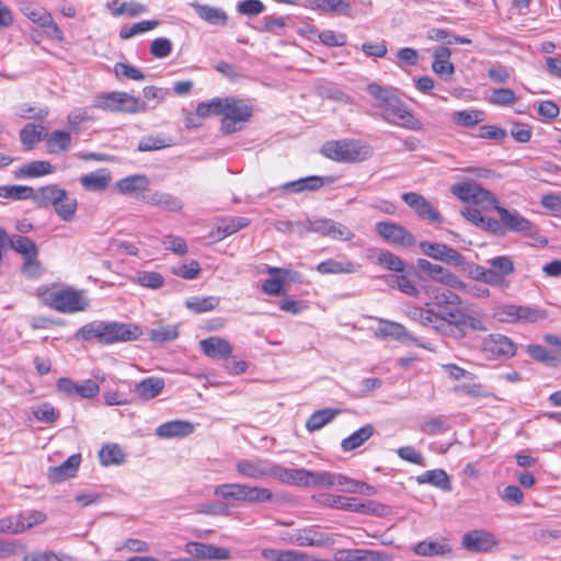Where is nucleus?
Wrapping results in <instances>:
<instances>
[{"label": "nucleus", "mask_w": 561, "mask_h": 561, "mask_svg": "<svg viewBox=\"0 0 561 561\" xmlns=\"http://www.w3.org/2000/svg\"><path fill=\"white\" fill-rule=\"evenodd\" d=\"M496 317L502 322L536 323L545 320L547 312L529 306L504 305L496 312Z\"/></svg>", "instance_id": "9d476101"}, {"label": "nucleus", "mask_w": 561, "mask_h": 561, "mask_svg": "<svg viewBox=\"0 0 561 561\" xmlns=\"http://www.w3.org/2000/svg\"><path fill=\"white\" fill-rule=\"evenodd\" d=\"M488 285L503 287L506 285L505 278L514 273V262L507 255H501L488 261Z\"/></svg>", "instance_id": "a211bd4d"}, {"label": "nucleus", "mask_w": 561, "mask_h": 561, "mask_svg": "<svg viewBox=\"0 0 561 561\" xmlns=\"http://www.w3.org/2000/svg\"><path fill=\"white\" fill-rule=\"evenodd\" d=\"M402 199L423 219L431 222L440 224L443 221L439 211L422 195L408 192L402 195Z\"/></svg>", "instance_id": "aec40b11"}, {"label": "nucleus", "mask_w": 561, "mask_h": 561, "mask_svg": "<svg viewBox=\"0 0 561 561\" xmlns=\"http://www.w3.org/2000/svg\"><path fill=\"white\" fill-rule=\"evenodd\" d=\"M416 266L420 271L426 273L432 279L446 286L455 289L466 288V283L442 265L434 264L425 259H419L416 261Z\"/></svg>", "instance_id": "dca6fc26"}, {"label": "nucleus", "mask_w": 561, "mask_h": 561, "mask_svg": "<svg viewBox=\"0 0 561 561\" xmlns=\"http://www.w3.org/2000/svg\"><path fill=\"white\" fill-rule=\"evenodd\" d=\"M142 202L164 208L169 211H180L183 207V203L176 196L159 191H147L141 196Z\"/></svg>", "instance_id": "393cba45"}, {"label": "nucleus", "mask_w": 561, "mask_h": 561, "mask_svg": "<svg viewBox=\"0 0 561 561\" xmlns=\"http://www.w3.org/2000/svg\"><path fill=\"white\" fill-rule=\"evenodd\" d=\"M19 526L23 527V531L45 522L46 515L39 511H31L15 516Z\"/></svg>", "instance_id": "0e129e2a"}, {"label": "nucleus", "mask_w": 561, "mask_h": 561, "mask_svg": "<svg viewBox=\"0 0 561 561\" xmlns=\"http://www.w3.org/2000/svg\"><path fill=\"white\" fill-rule=\"evenodd\" d=\"M461 545L467 551L479 553L490 551L496 545V540L491 533L474 529L463 534Z\"/></svg>", "instance_id": "412c9836"}, {"label": "nucleus", "mask_w": 561, "mask_h": 561, "mask_svg": "<svg viewBox=\"0 0 561 561\" xmlns=\"http://www.w3.org/2000/svg\"><path fill=\"white\" fill-rule=\"evenodd\" d=\"M453 392L458 396H467L471 398H485L489 396L485 387L477 381V376L474 374L472 379H467L463 382L456 385L453 388Z\"/></svg>", "instance_id": "79ce46f5"}, {"label": "nucleus", "mask_w": 561, "mask_h": 561, "mask_svg": "<svg viewBox=\"0 0 561 561\" xmlns=\"http://www.w3.org/2000/svg\"><path fill=\"white\" fill-rule=\"evenodd\" d=\"M323 186V179L320 176H307L282 185V190L291 193L314 192Z\"/></svg>", "instance_id": "c9c22d12"}, {"label": "nucleus", "mask_w": 561, "mask_h": 561, "mask_svg": "<svg viewBox=\"0 0 561 561\" xmlns=\"http://www.w3.org/2000/svg\"><path fill=\"white\" fill-rule=\"evenodd\" d=\"M23 14L33 23L46 30V33L58 41L64 38L59 26L54 22L51 14L42 7L27 4L22 8Z\"/></svg>", "instance_id": "f3484780"}, {"label": "nucleus", "mask_w": 561, "mask_h": 561, "mask_svg": "<svg viewBox=\"0 0 561 561\" xmlns=\"http://www.w3.org/2000/svg\"><path fill=\"white\" fill-rule=\"evenodd\" d=\"M339 410L323 409L312 413L306 422L309 432H316L329 424L336 415Z\"/></svg>", "instance_id": "de8ad7c7"}, {"label": "nucleus", "mask_w": 561, "mask_h": 561, "mask_svg": "<svg viewBox=\"0 0 561 561\" xmlns=\"http://www.w3.org/2000/svg\"><path fill=\"white\" fill-rule=\"evenodd\" d=\"M81 462V455H71L66 461L58 467L49 469V479L53 482H60L67 478L73 477Z\"/></svg>", "instance_id": "2f4dec72"}, {"label": "nucleus", "mask_w": 561, "mask_h": 561, "mask_svg": "<svg viewBox=\"0 0 561 561\" xmlns=\"http://www.w3.org/2000/svg\"><path fill=\"white\" fill-rule=\"evenodd\" d=\"M172 273L184 279H195L201 273V265L197 261L191 260L173 266Z\"/></svg>", "instance_id": "052dcab7"}, {"label": "nucleus", "mask_w": 561, "mask_h": 561, "mask_svg": "<svg viewBox=\"0 0 561 561\" xmlns=\"http://www.w3.org/2000/svg\"><path fill=\"white\" fill-rule=\"evenodd\" d=\"M102 466H119L125 462L126 455L117 444H105L99 451Z\"/></svg>", "instance_id": "ea45409f"}, {"label": "nucleus", "mask_w": 561, "mask_h": 561, "mask_svg": "<svg viewBox=\"0 0 561 561\" xmlns=\"http://www.w3.org/2000/svg\"><path fill=\"white\" fill-rule=\"evenodd\" d=\"M148 185L149 179L145 174H133L118 180L114 188L123 195H130L137 192L146 193Z\"/></svg>", "instance_id": "c756f323"}, {"label": "nucleus", "mask_w": 561, "mask_h": 561, "mask_svg": "<svg viewBox=\"0 0 561 561\" xmlns=\"http://www.w3.org/2000/svg\"><path fill=\"white\" fill-rule=\"evenodd\" d=\"M493 208L500 216L501 224L506 230L522 233L526 237H534L538 232V228L530 220L522 216L516 210H508L497 203L494 204Z\"/></svg>", "instance_id": "f8f14e48"}, {"label": "nucleus", "mask_w": 561, "mask_h": 561, "mask_svg": "<svg viewBox=\"0 0 561 561\" xmlns=\"http://www.w3.org/2000/svg\"><path fill=\"white\" fill-rule=\"evenodd\" d=\"M385 280L388 286L396 288L408 296L417 297L420 295L419 288L408 274L388 275L385 276Z\"/></svg>", "instance_id": "58836bf2"}, {"label": "nucleus", "mask_w": 561, "mask_h": 561, "mask_svg": "<svg viewBox=\"0 0 561 561\" xmlns=\"http://www.w3.org/2000/svg\"><path fill=\"white\" fill-rule=\"evenodd\" d=\"M93 105L100 110L123 113L138 114L149 110L148 103L127 92L114 91L99 94L94 98Z\"/></svg>", "instance_id": "423d86ee"}, {"label": "nucleus", "mask_w": 561, "mask_h": 561, "mask_svg": "<svg viewBox=\"0 0 561 561\" xmlns=\"http://www.w3.org/2000/svg\"><path fill=\"white\" fill-rule=\"evenodd\" d=\"M377 263L382 265L389 271L393 272H403L404 271V262L393 253L381 250L377 255Z\"/></svg>", "instance_id": "bf43d9fd"}, {"label": "nucleus", "mask_w": 561, "mask_h": 561, "mask_svg": "<svg viewBox=\"0 0 561 561\" xmlns=\"http://www.w3.org/2000/svg\"><path fill=\"white\" fill-rule=\"evenodd\" d=\"M367 92L376 100L380 117L387 123L414 131L424 129L423 123L391 89L371 82L367 85Z\"/></svg>", "instance_id": "f257e3e1"}, {"label": "nucleus", "mask_w": 561, "mask_h": 561, "mask_svg": "<svg viewBox=\"0 0 561 561\" xmlns=\"http://www.w3.org/2000/svg\"><path fill=\"white\" fill-rule=\"evenodd\" d=\"M49 153L67 151L71 146V136L65 130H54L46 139Z\"/></svg>", "instance_id": "09e8293b"}, {"label": "nucleus", "mask_w": 561, "mask_h": 561, "mask_svg": "<svg viewBox=\"0 0 561 561\" xmlns=\"http://www.w3.org/2000/svg\"><path fill=\"white\" fill-rule=\"evenodd\" d=\"M451 121L460 127H473L484 121V114L478 110L457 111L451 114Z\"/></svg>", "instance_id": "603ef678"}, {"label": "nucleus", "mask_w": 561, "mask_h": 561, "mask_svg": "<svg viewBox=\"0 0 561 561\" xmlns=\"http://www.w3.org/2000/svg\"><path fill=\"white\" fill-rule=\"evenodd\" d=\"M164 380L159 377H148L139 381L135 386V394L145 401L158 397L164 389Z\"/></svg>", "instance_id": "7c9ffc66"}, {"label": "nucleus", "mask_w": 561, "mask_h": 561, "mask_svg": "<svg viewBox=\"0 0 561 561\" xmlns=\"http://www.w3.org/2000/svg\"><path fill=\"white\" fill-rule=\"evenodd\" d=\"M354 553L355 561H391V557L374 550H365V549H354L352 550Z\"/></svg>", "instance_id": "774afa93"}, {"label": "nucleus", "mask_w": 561, "mask_h": 561, "mask_svg": "<svg viewBox=\"0 0 561 561\" xmlns=\"http://www.w3.org/2000/svg\"><path fill=\"white\" fill-rule=\"evenodd\" d=\"M275 467L276 463L261 458L241 459L236 463L238 474L251 480L274 479Z\"/></svg>", "instance_id": "ddd939ff"}, {"label": "nucleus", "mask_w": 561, "mask_h": 561, "mask_svg": "<svg viewBox=\"0 0 561 561\" xmlns=\"http://www.w3.org/2000/svg\"><path fill=\"white\" fill-rule=\"evenodd\" d=\"M321 152L327 158L344 163H354L367 160L373 154V148L355 139L327 141Z\"/></svg>", "instance_id": "39448f33"}, {"label": "nucleus", "mask_w": 561, "mask_h": 561, "mask_svg": "<svg viewBox=\"0 0 561 561\" xmlns=\"http://www.w3.org/2000/svg\"><path fill=\"white\" fill-rule=\"evenodd\" d=\"M191 7L202 20L210 25L224 26L227 24L228 15L221 8L201 4L198 2H192Z\"/></svg>", "instance_id": "c85d7f7f"}, {"label": "nucleus", "mask_w": 561, "mask_h": 561, "mask_svg": "<svg viewBox=\"0 0 561 561\" xmlns=\"http://www.w3.org/2000/svg\"><path fill=\"white\" fill-rule=\"evenodd\" d=\"M36 206L39 208L53 207L61 220L71 222L76 218L78 199L58 185L49 184L37 188Z\"/></svg>", "instance_id": "7ed1b4c3"}, {"label": "nucleus", "mask_w": 561, "mask_h": 561, "mask_svg": "<svg viewBox=\"0 0 561 561\" xmlns=\"http://www.w3.org/2000/svg\"><path fill=\"white\" fill-rule=\"evenodd\" d=\"M416 481L420 484H431L442 491H450L451 483L449 477L443 469H434L425 471L424 473L416 477Z\"/></svg>", "instance_id": "4c0bfd02"}, {"label": "nucleus", "mask_w": 561, "mask_h": 561, "mask_svg": "<svg viewBox=\"0 0 561 561\" xmlns=\"http://www.w3.org/2000/svg\"><path fill=\"white\" fill-rule=\"evenodd\" d=\"M308 486L312 488H335L339 473L328 471L309 470Z\"/></svg>", "instance_id": "6e6d98bb"}, {"label": "nucleus", "mask_w": 561, "mask_h": 561, "mask_svg": "<svg viewBox=\"0 0 561 561\" xmlns=\"http://www.w3.org/2000/svg\"><path fill=\"white\" fill-rule=\"evenodd\" d=\"M142 93L149 108H154L158 104L163 102L168 95L167 90L153 85L145 87Z\"/></svg>", "instance_id": "338daca9"}, {"label": "nucleus", "mask_w": 561, "mask_h": 561, "mask_svg": "<svg viewBox=\"0 0 561 561\" xmlns=\"http://www.w3.org/2000/svg\"><path fill=\"white\" fill-rule=\"evenodd\" d=\"M37 296L45 306L62 313L83 311L89 306V302L84 297V291L77 290L71 287L64 289L39 287L37 289Z\"/></svg>", "instance_id": "20e7f679"}, {"label": "nucleus", "mask_w": 561, "mask_h": 561, "mask_svg": "<svg viewBox=\"0 0 561 561\" xmlns=\"http://www.w3.org/2000/svg\"><path fill=\"white\" fill-rule=\"evenodd\" d=\"M54 172V167L48 161L36 160L22 165L19 175L25 178H38Z\"/></svg>", "instance_id": "864d4df0"}, {"label": "nucleus", "mask_w": 561, "mask_h": 561, "mask_svg": "<svg viewBox=\"0 0 561 561\" xmlns=\"http://www.w3.org/2000/svg\"><path fill=\"white\" fill-rule=\"evenodd\" d=\"M480 350L489 359H505L515 355L516 345L510 337L492 333L482 340Z\"/></svg>", "instance_id": "9b49d317"}, {"label": "nucleus", "mask_w": 561, "mask_h": 561, "mask_svg": "<svg viewBox=\"0 0 561 561\" xmlns=\"http://www.w3.org/2000/svg\"><path fill=\"white\" fill-rule=\"evenodd\" d=\"M320 274H353L359 270V265L351 261H336L333 259L319 263L316 267Z\"/></svg>", "instance_id": "473e14b6"}, {"label": "nucleus", "mask_w": 561, "mask_h": 561, "mask_svg": "<svg viewBox=\"0 0 561 561\" xmlns=\"http://www.w3.org/2000/svg\"><path fill=\"white\" fill-rule=\"evenodd\" d=\"M11 248L21 254L24 259L30 256H38V248L36 243L28 237L14 234L9 239Z\"/></svg>", "instance_id": "49530a36"}, {"label": "nucleus", "mask_w": 561, "mask_h": 561, "mask_svg": "<svg viewBox=\"0 0 561 561\" xmlns=\"http://www.w3.org/2000/svg\"><path fill=\"white\" fill-rule=\"evenodd\" d=\"M185 551L198 559L206 560H228L230 559V551L226 548L216 547L214 545L191 541L186 543Z\"/></svg>", "instance_id": "4be33fe9"}, {"label": "nucleus", "mask_w": 561, "mask_h": 561, "mask_svg": "<svg viewBox=\"0 0 561 561\" xmlns=\"http://www.w3.org/2000/svg\"><path fill=\"white\" fill-rule=\"evenodd\" d=\"M159 25V21L157 20H147L135 23L130 26H123L119 31V36L123 39L131 38L135 35L151 31Z\"/></svg>", "instance_id": "4d7b16f0"}, {"label": "nucleus", "mask_w": 561, "mask_h": 561, "mask_svg": "<svg viewBox=\"0 0 561 561\" xmlns=\"http://www.w3.org/2000/svg\"><path fill=\"white\" fill-rule=\"evenodd\" d=\"M252 115V108L240 100L227 99L222 114L221 129L226 134L240 130L242 124L248 122Z\"/></svg>", "instance_id": "6e6552de"}, {"label": "nucleus", "mask_w": 561, "mask_h": 561, "mask_svg": "<svg viewBox=\"0 0 561 561\" xmlns=\"http://www.w3.org/2000/svg\"><path fill=\"white\" fill-rule=\"evenodd\" d=\"M112 181L111 172L107 169H100L80 176L79 182L85 191L103 192Z\"/></svg>", "instance_id": "a878e982"}, {"label": "nucleus", "mask_w": 561, "mask_h": 561, "mask_svg": "<svg viewBox=\"0 0 561 561\" xmlns=\"http://www.w3.org/2000/svg\"><path fill=\"white\" fill-rule=\"evenodd\" d=\"M203 353L213 359L227 358L232 353L231 344L220 336H210L199 341Z\"/></svg>", "instance_id": "5701e85b"}, {"label": "nucleus", "mask_w": 561, "mask_h": 561, "mask_svg": "<svg viewBox=\"0 0 561 561\" xmlns=\"http://www.w3.org/2000/svg\"><path fill=\"white\" fill-rule=\"evenodd\" d=\"M455 311H458V309L453 308L451 310H446L444 312V320L439 327V333L454 339H462L466 335V329L462 324L451 318V314H455Z\"/></svg>", "instance_id": "c03bdc74"}, {"label": "nucleus", "mask_w": 561, "mask_h": 561, "mask_svg": "<svg viewBox=\"0 0 561 561\" xmlns=\"http://www.w3.org/2000/svg\"><path fill=\"white\" fill-rule=\"evenodd\" d=\"M214 494L228 502L264 503L271 501L270 489L244 483H224L215 486Z\"/></svg>", "instance_id": "0eeeda50"}, {"label": "nucleus", "mask_w": 561, "mask_h": 561, "mask_svg": "<svg viewBox=\"0 0 561 561\" xmlns=\"http://www.w3.org/2000/svg\"><path fill=\"white\" fill-rule=\"evenodd\" d=\"M136 282L144 287L158 289L163 286L164 277L158 272L140 271L136 274Z\"/></svg>", "instance_id": "13d9d810"}, {"label": "nucleus", "mask_w": 561, "mask_h": 561, "mask_svg": "<svg viewBox=\"0 0 561 561\" xmlns=\"http://www.w3.org/2000/svg\"><path fill=\"white\" fill-rule=\"evenodd\" d=\"M420 248L423 254L433 260L442 261L453 266H462L466 263L462 254L445 243L422 241Z\"/></svg>", "instance_id": "2eb2a0df"}, {"label": "nucleus", "mask_w": 561, "mask_h": 561, "mask_svg": "<svg viewBox=\"0 0 561 561\" xmlns=\"http://www.w3.org/2000/svg\"><path fill=\"white\" fill-rule=\"evenodd\" d=\"M57 388L66 396H79L85 399L94 398L100 391L99 385L92 379H88L81 383H78L66 377L58 379Z\"/></svg>", "instance_id": "6ab92c4d"}, {"label": "nucleus", "mask_w": 561, "mask_h": 561, "mask_svg": "<svg viewBox=\"0 0 561 561\" xmlns=\"http://www.w3.org/2000/svg\"><path fill=\"white\" fill-rule=\"evenodd\" d=\"M413 551L417 556L435 557L451 552V548L446 542L423 540L414 546Z\"/></svg>", "instance_id": "37998d69"}, {"label": "nucleus", "mask_w": 561, "mask_h": 561, "mask_svg": "<svg viewBox=\"0 0 561 561\" xmlns=\"http://www.w3.org/2000/svg\"><path fill=\"white\" fill-rule=\"evenodd\" d=\"M37 190L24 185L0 186V197L12 199H32L36 204Z\"/></svg>", "instance_id": "a18cd8bd"}, {"label": "nucleus", "mask_w": 561, "mask_h": 561, "mask_svg": "<svg viewBox=\"0 0 561 561\" xmlns=\"http://www.w3.org/2000/svg\"><path fill=\"white\" fill-rule=\"evenodd\" d=\"M451 51L447 47H438L435 49L433 57L434 61L432 64L433 71L438 76H447L451 77L455 72V67L453 62H450Z\"/></svg>", "instance_id": "72a5a7b5"}, {"label": "nucleus", "mask_w": 561, "mask_h": 561, "mask_svg": "<svg viewBox=\"0 0 561 561\" xmlns=\"http://www.w3.org/2000/svg\"><path fill=\"white\" fill-rule=\"evenodd\" d=\"M451 192L466 203H473L483 208H493L496 197L489 191L473 182L458 183L451 186Z\"/></svg>", "instance_id": "1a4fd4ad"}, {"label": "nucleus", "mask_w": 561, "mask_h": 561, "mask_svg": "<svg viewBox=\"0 0 561 561\" xmlns=\"http://www.w3.org/2000/svg\"><path fill=\"white\" fill-rule=\"evenodd\" d=\"M142 334L139 325L117 321H93L84 324L76 337L84 341L96 340L101 344L136 341Z\"/></svg>", "instance_id": "f03ea898"}, {"label": "nucleus", "mask_w": 561, "mask_h": 561, "mask_svg": "<svg viewBox=\"0 0 561 561\" xmlns=\"http://www.w3.org/2000/svg\"><path fill=\"white\" fill-rule=\"evenodd\" d=\"M23 561H73V558L64 552L36 551L25 554Z\"/></svg>", "instance_id": "680f3d73"}, {"label": "nucleus", "mask_w": 561, "mask_h": 561, "mask_svg": "<svg viewBox=\"0 0 561 561\" xmlns=\"http://www.w3.org/2000/svg\"><path fill=\"white\" fill-rule=\"evenodd\" d=\"M162 244L165 250L173 252L176 255H185L188 252L186 241L179 236H165L162 239Z\"/></svg>", "instance_id": "69168bd1"}, {"label": "nucleus", "mask_w": 561, "mask_h": 561, "mask_svg": "<svg viewBox=\"0 0 561 561\" xmlns=\"http://www.w3.org/2000/svg\"><path fill=\"white\" fill-rule=\"evenodd\" d=\"M427 295L432 299V305L437 307L438 311H446L456 308L460 305V297L449 289L445 288H428Z\"/></svg>", "instance_id": "cd10ccee"}, {"label": "nucleus", "mask_w": 561, "mask_h": 561, "mask_svg": "<svg viewBox=\"0 0 561 561\" xmlns=\"http://www.w3.org/2000/svg\"><path fill=\"white\" fill-rule=\"evenodd\" d=\"M375 433V428L371 424H366L352 433L348 437L341 442V448L343 451H352L364 445Z\"/></svg>", "instance_id": "e433bc0d"}, {"label": "nucleus", "mask_w": 561, "mask_h": 561, "mask_svg": "<svg viewBox=\"0 0 561 561\" xmlns=\"http://www.w3.org/2000/svg\"><path fill=\"white\" fill-rule=\"evenodd\" d=\"M193 432L194 425L183 420L169 421L156 428V435L164 439L186 437Z\"/></svg>", "instance_id": "b1692460"}, {"label": "nucleus", "mask_w": 561, "mask_h": 561, "mask_svg": "<svg viewBox=\"0 0 561 561\" xmlns=\"http://www.w3.org/2000/svg\"><path fill=\"white\" fill-rule=\"evenodd\" d=\"M333 506L336 508H341L347 512H356V513H369L370 512V503H359L355 499H347L337 496L333 501Z\"/></svg>", "instance_id": "e2e57ef3"}, {"label": "nucleus", "mask_w": 561, "mask_h": 561, "mask_svg": "<svg viewBox=\"0 0 561 561\" xmlns=\"http://www.w3.org/2000/svg\"><path fill=\"white\" fill-rule=\"evenodd\" d=\"M262 557L267 561H306V553L295 550L263 549Z\"/></svg>", "instance_id": "3c124183"}, {"label": "nucleus", "mask_w": 561, "mask_h": 561, "mask_svg": "<svg viewBox=\"0 0 561 561\" xmlns=\"http://www.w3.org/2000/svg\"><path fill=\"white\" fill-rule=\"evenodd\" d=\"M309 470L304 468L288 469L276 463L274 479L297 486H308Z\"/></svg>", "instance_id": "bb28decb"}, {"label": "nucleus", "mask_w": 561, "mask_h": 561, "mask_svg": "<svg viewBox=\"0 0 561 561\" xmlns=\"http://www.w3.org/2000/svg\"><path fill=\"white\" fill-rule=\"evenodd\" d=\"M267 274L272 277L262 284V290L272 296L282 295L284 291L283 282L289 274V271L279 267H268Z\"/></svg>", "instance_id": "f704fd0d"}, {"label": "nucleus", "mask_w": 561, "mask_h": 561, "mask_svg": "<svg viewBox=\"0 0 561 561\" xmlns=\"http://www.w3.org/2000/svg\"><path fill=\"white\" fill-rule=\"evenodd\" d=\"M219 305V298L208 297H191L185 301L187 309L195 313H203L214 310Z\"/></svg>", "instance_id": "5fc2aeb1"}, {"label": "nucleus", "mask_w": 561, "mask_h": 561, "mask_svg": "<svg viewBox=\"0 0 561 561\" xmlns=\"http://www.w3.org/2000/svg\"><path fill=\"white\" fill-rule=\"evenodd\" d=\"M378 335H380L382 337H391L397 341H403V340L408 339V340H413L414 342H416V340L413 339L408 333L407 329L402 324H400L398 322L389 321V320H380L379 321Z\"/></svg>", "instance_id": "a19ab883"}, {"label": "nucleus", "mask_w": 561, "mask_h": 561, "mask_svg": "<svg viewBox=\"0 0 561 561\" xmlns=\"http://www.w3.org/2000/svg\"><path fill=\"white\" fill-rule=\"evenodd\" d=\"M148 335L152 342L165 343L179 336V329L176 324L158 323L148 332Z\"/></svg>", "instance_id": "8fccbe9b"}, {"label": "nucleus", "mask_w": 561, "mask_h": 561, "mask_svg": "<svg viewBox=\"0 0 561 561\" xmlns=\"http://www.w3.org/2000/svg\"><path fill=\"white\" fill-rule=\"evenodd\" d=\"M376 232L388 243L409 248L415 244L414 236L404 227L392 221H379L375 226Z\"/></svg>", "instance_id": "4468645a"}]
</instances>
